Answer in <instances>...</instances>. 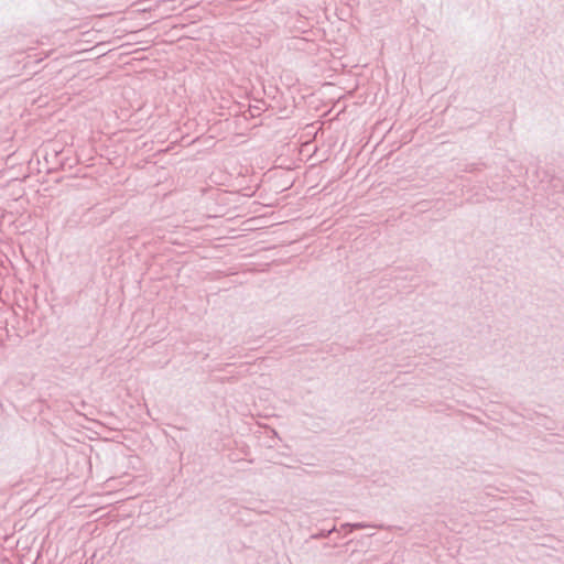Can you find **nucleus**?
Returning a JSON list of instances; mask_svg holds the SVG:
<instances>
[{"mask_svg":"<svg viewBox=\"0 0 564 564\" xmlns=\"http://www.w3.org/2000/svg\"><path fill=\"white\" fill-rule=\"evenodd\" d=\"M260 110H261L260 106H254V107H250L249 108L251 117H254V116L259 115Z\"/></svg>","mask_w":564,"mask_h":564,"instance_id":"423d86ee","label":"nucleus"},{"mask_svg":"<svg viewBox=\"0 0 564 564\" xmlns=\"http://www.w3.org/2000/svg\"><path fill=\"white\" fill-rule=\"evenodd\" d=\"M191 141H193V142L199 141V137H195V138H194V139H192Z\"/></svg>","mask_w":564,"mask_h":564,"instance_id":"0eeeda50","label":"nucleus"},{"mask_svg":"<svg viewBox=\"0 0 564 564\" xmlns=\"http://www.w3.org/2000/svg\"><path fill=\"white\" fill-rule=\"evenodd\" d=\"M260 110H261L260 106H254V107H250L249 108L251 117H254V116L259 115Z\"/></svg>","mask_w":564,"mask_h":564,"instance_id":"39448f33","label":"nucleus"},{"mask_svg":"<svg viewBox=\"0 0 564 564\" xmlns=\"http://www.w3.org/2000/svg\"><path fill=\"white\" fill-rule=\"evenodd\" d=\"M336 531H337L336 527H333L329 530H321L317 533L312 534L311 539H313V540L325 539V538L329 536L333 532H336Z\"/></svg>","mask_w":564,"mask_h":564,"instance_id":"7ed1b4c3","label":"nucleus"},{"mask_svg":"<svg viewBox=\"0 0 564 564\" xmlns=\"http://www.w3.org/2000/svg\"><path fill=\"white\" fill-rule=\"evenodd\" d=\"M52 145L51 153L45 151L44 159L51 164L50 169L64 167L67 165V158L65 156V149L61 147L63 143H50Z\"/></svg>","mask_w":564,"mask_h":564,"instance_id":"f03ea898","label":"nucleus"},{"mask_svg":"<svg viewBox=\"0 0 564 564\" xmlns=\"http://www.w3.org/2000/svg\"><path fill=\"white\" fill-rule=\"evenodd\" d=\"M301 160H311L312 165L322 163L329 158L330 143H294Z\"/></svg>","mask_w":564,"mask_h":564,"instance_id":"f257e3e1","label":"nucleus"},{"mask_svg":"<svg viewBox=\"0 0 564 564\" xmlns=\"http://www.w3.org/2000/svg\"><path fill=\"white\" fill-rule=\"evenodd\" d=\"M368 527L367 524L365 523H361V522H358V523H344L341 525L343 529H348L349 532L354 531V530H360V529H364Z\"/></svg>","mask_w":564,"mask_h":564,"instance_id":"20e7f679","label":"nucleus"}]
</instances>
